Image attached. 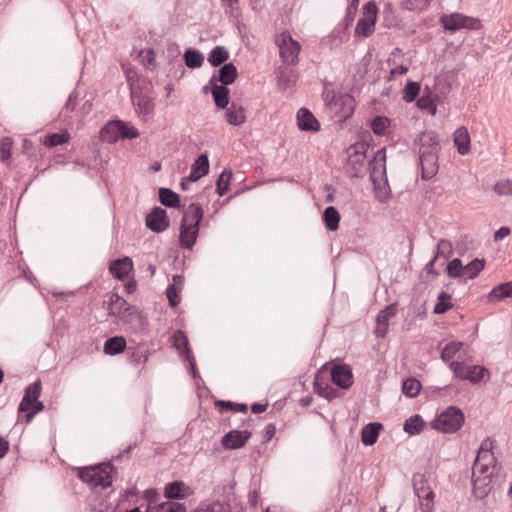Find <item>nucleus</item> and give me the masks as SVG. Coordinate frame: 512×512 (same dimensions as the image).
I'll list each match as a JSON object with an SVG mask.
<instances>
[{
  "mask_svg": "<svg viewBox=\"0 0 512 512\" xmlns=\"http://www.w3.org/2000/svg\"><path fill=\"white\" fill-rule=\"evenodd\" d=\"M492 449L493 441L489 438L483 440L472 467L473 488L479 497L489 492V486L497 471V460Z\"/></svg>",
  "mask_w": 512,
  "mask_h": 512,
  "instance_id": "obj_1",
  "label": "nucleus"
},
{
  "mask_svg": "<svg viewBox=\"0 0 512 512\" xmlns=\"http://www.w3.org/2000/svg\"><path fill=\"white\" fill-rule=\"evenodd\" d=\"M203 209L198 203H191L184 211L180 225L179 243L184 249H192L199 234Z\"/></svg>",
  "mask_w": 512,
  "mask_h": 512,
  "instance_id": "obj_2",
  "label": "nucleus"
},
{
  "mask_svg": "<svg viewBox=\"0 0 512 512\" xmlns=\"http://www.w3.org/2000/svg\"><path fill=\"white\" fill-rule=\"evenodd\" d=\"M114 467L109 462L77 468V476L92 488H107L112 484Z\"/></svg>",
  "mask_w": 512,
  "mask_h": 512,
  "instance_id": "obj_3",
  "label": "nucleus"
},
{
  "mask_svg": "<svg viewBox=\"0 0 512 512\" xmlns=\"http://www.w3.org/2000/svg\"><path fill=\"white\" fill-rule=\"evenodd\" d=\"M41 391L42 383L40 379H37L25 389V393L19 404L18 411L26 412V423H30L34 416L44 409L43 402L38 400Z\"/></svg>",
  "mask_w": 512,
  "mask_h": 512,
  "instance_id": "obj_4",
  "label": "nucleus"
},
{
  "mask_svg": "<svg viewBox=\"0 0 512 512\" xmlns=\"http://www.w3.org/2000/svg\"><path fill=\"white\" fill-rule=\"evenodd\" d=\"M464 423V414L461 409L450 406L441 412L432 422V428L443 433H454Z\"/></svg>",
  "mask_w": 512,
  "mask_h": 512,
  "instance_id": "obj_5",
  "label": "nucleus"
},
{
  "mask_svg": "<svg viewBox=\"0 0 512 512\" xmlns=\"http://www.w3.org/2000/svg\"><path fill=\"white\" fill-rule=\"evenodd\" d=\"M444 30L455 32L460 29L478 31L483 29L482 21L476 17L466 16L462 13L443 14L440 18Z\"/></svg>",
  "mask_w": 512,
  "mask_h": 512,
  "instance_id": "obj_6",
  "label": "nucleus"
},
{
  "mask_svg": "<svg viewBox=\"0 0 512 512\" xmlns=\"http://www.w3.org/2000/svg\"><path fill=\"white\" fill-rule=\"evenodd\" d=\"M275 42L279 48L282 61L286 64H296L301 46L291 34H276Z\"/></svg>",
  "mask_w": 512,
  "mask_h": 512,
  "instance_id": "obj_7",
  "label": "nucleus"
},
{
  "mask_svg": "<svg viewBox=\"0 0 512 512\" xmlns=\"http://www.w3.org/2000/svg\"><path fill=\"white\" fill-rule=\"evenodd\" d=\"M173 346L179 352V356L184 362H188V370L191 376L196 379L199 377L195 359L189 348L188 337L182 330H177L173 334Z\"/></svg>",
  "mask_w": 512,
  "mask_h": 512,
  "instance_id": "obj_8",
  "label": "nucleus"
},
{
  "mask_svg": "<svg viewBox=\"0 0 512 512\" xmlns=\"http://www.w3.org/2000/svg\"><path fill=\"white\" fill-rule=\"evenodd\" d=\"M130 95L136 113L144 121H147L148 118L153 114L155 108V104L152 97L144 93L142 89H140L139 87H135L132 84Z\"/></svg>",
  "mask_w": 512,
  "mask_h": 512,
  "instance_id": "obj_9",
  "label": "nucleus"
},
{
  "mask_svg": "<svg viewBox=\"0 0 512 512\" xmlns=\"http://www.w3.org/2000/svg\"><path fill=\"white\" fill-rule=\"evenodd\" d=\"M370 171V178L374 186L384 181L386 178V150L385 148L379 149L374 153L373 158L368 163Z\"/></svg>",
  "mask_w": 512,
  "mask_h": 512,
  "instance_id": "obj_10",
  "label": "nucleus"
},
{
  "mask_svg": "<svg viewBox=\"0 0 512 512\" xmlns=\"http://www.w3.org/2000/svg\"><path fill=\"white\" fill-rule=\"evenodd\" d=\"M327 104L335 112L340 113L341 117L347 118L354 111V98L347 93L333 94L329 99V94L326 95Z\"/></svg>",
  "mask_w": 512,
  "mask_h": 512,
  "instance_id": "obj_11",
  "label": "nucleus"
},
{
  "mask_svg": "<svg viewBox=\"0 0 512 512\" xmlns=\"http://www.w3.org/2000/svg\"><path fill=\"white\" fill-rule=\"evenodd\" d=\"M378 8L373 1H369L362 7V15L359 18L354 32H372L377 20Z\"/></svg>",
  "mask_w": 512,
  "mask_h": 512,
  "instance_id": "obj_12",
  "label": "nucleus"
},
{
  "mask_svg": "<svg viewBox=\"0 0 512 512\" xmlns=\"http://www.w3.org/2000/svg\"><path fill=\"white\" fill-rule=\"evenodd\" d=\"M415 145L418 146L419 157L424 154H438L440 150L439 139L434 131L420 133L415 139Z\"/></svg>",
  "mask_w": 512,
  "mask_h": 512,
  "instance_id": "obj_13",
  "label": "nucleus"
},
{
  "mask_svg": "<svg viewBox=\"0 0 512 512\" xmlns=\"http://www.w3.org/2000/svg\"><path fill=\"white\" fill-rule=\"evenodd\" d=\"M366 154L356 146L350 147L346 171L350 177H360L364 171Z\"/></svg>",
  "mask_w": 512,
  "mask_h": 512,
  "instance_id": "obj_14",
  "label": "nucleus"
},
{
  "mask_svg": "<svg viewBox=\"0 0 512 512\" xmlns=\"http://www.w3.org/2000/svg\"><path fill=\"white\" fill-rule=\"evenodd\" d=\"M397 314V305L392 303L380 310L376 317L374 334L377 338H384L388 333L389 321Z\"/></svg>",
  "mask_w": 512,
  "mask_h": 512,
  "instance_id": "obj_15",
  "label": "nucleus"
},
{
  "mask_svg": "<svg viewBox=\"0 0 512 512\" xmlns=\"http://www.w3.org/2000/svg\"><path fill=\"white\" fill-rule=\"evenodd\" d=\"M169 223L167 212L161 207L153 208L146 216L147 228L156 233L165 231L169 227Z\"/></svg>",
  "mask_w": 512,
  "mask_h": 512,
  "instance_id": "obj_16",
  "label": "nucleus"
},
{
  "mask_svg": "<svg viewBox=\"0 0 512 512\" xmlns=\"http://www.w3.org/2000/svg\"><path fill=\"white\" fill-rule=\"evenodd\" d=\"M333 383L342 389H348L353 384V373L346 364L334 365L331 369Z\"/></svg>",
  "mask_w": 512,
  "mask_h": 512,
  "instance_id": "obj_17",
  "label": "nucleus"
},
{
  "mask_svg": "<svg viewBox=\"0 0 512 512\" xmlns=\"http://www.w3.org/2000/svg\"><path fill=\"white\" fill-rule=\"evenodd\" d=\"M251 435L247 430H232L222 437L221 443L227 449H239L248 442Z\"/></svg>",
  "mask_w": 512,
  "mask_h": 512,
  "instance_id": "obj_18",
  "label": "nucleus"
},
{
  "mask_svg": "<svg viewBox=\"0 0 512 512\" xmlns=\"http://www.w3.org/2000/svg\"><path fill=\"white\" fill-rule=\"evenodd\" d=\"M132 309L133 307H131L127 301L117 293H112L109 296L108 310L110 315L124 319L127 313H129V315H133L131 312Z\"/></svg>",
  "mask_w": 512,
  "mask_h": 512,
  "instance_id": "obj_19",
  "label": "nucleus"
},
{
  "mask_svg": "<svg viewBox=\"0 0 512 512\" xmlns=\"http://www.w3.org/2000/svg\"><path fill=\"white\" fill-rule=\"evenodd\" d=\"M279 89L285 91L291 89L298 80L297 72L289 66H279L275 70Z\"/></svg>",
  "mask_w": 512,
  "mask_h": 512,
  "instance_id": "obj_20",
  "label": "nucleus"
},
{
  "mask_svg": "<svg viewBox=\"0 0 512 512\" xmlns=\"http://www.w3.org/2000/svg\"><path fill=\"white\" fill-rule=\"evenodd\" d=\"M211 94L217 108L225 109L229 104V89L226 85L216 83V75L209 79Z\"/></svg>",
  "mask_w": 512,
  "mask_h": 512,
  "instance_id": "obj_21",
  "label": "nucleus"
},
{
  "mask_svg": "<svg viewBox=\"0 0 512 512\" xmlns=\"http://www.w3.org/2000/svg\"><path fill=\"white\" fill-rule=\"evenodd\" d=\"M421 170H422V178L424 180L432 179L438 172V154H424V156L419 157Z\"/></svg>",
  "mask_w": 512,
  "mask_h": 512,
  "instance_id": "obj_22",
  "label": "nucleus"
},
{
  "mask_svg": "<svg viewBox=\"0 0 512 512\" xmlns=\"http://www.w3.org/2000/svg\"><path fill=\"white\" fill-rule=\"evenodd\" d=\"M133 269V262L130 257H123L120 259H116L112 261L109 265V271L110 273L117 279L122 280L126 276L129 275V273Z\"/></svg>",
  "mask_w": 512,
  "mask_h": 512,
  "instance_id": "obj_23",
  "label": "nucleus"
},
{
  "mask_svg": "<svg viewBox=\"0 0 512 512\" xmlns=\"http://www.w3.org/2000/svg\"><path fill=\"white\" fill-rule=\"evenodd\" d=\"M297 125L302 131L315 132L319 130V122L307 108H301L297 112Z\"/></svg>",
  "mask_w": 512,
  "mask_h": 512,
  "instance_id": "obj_24",
  "label": "nucleus"
},
{
  "mask_svg": "<svg viewBox=\"0 0 512 512\" xmlns=\"http://www.w3.org/2000/svg\"><path fill=\"white\" fill-rule=\"evenodd\" d=\"M190 489L182 481L167 483L164 488V497L168 500L184 499L189 495Z\"/></svg>",
  "mask_w": 512,
  "mask_h": 512,
  "instance_id": "obj_25",
  "label": "nucleus"
},
{
  "mask_svg": "<svg viewBox=\"0 0 512 512\" xmlns=\"http://www.w3.org/2000/svg\"><path fill=\"white\" fill-rule=\"evenodd\" d=\"M382 424L371 422L366 424L361 430V441L365 446H372L377 442Z\"/></svg>",
  "mask_w": 512,
  "mask_h": 512,
  "instance_id": "obj_26",
  "label": "nucleus"
},
{
  "mask_svg": "<svg viewBox=\"0 0 512 512\" xmlns=\"http://www.w3.org/2000/svg\"><path fill=\"white\" fill-rule=\"evenodd\" d=\"M401 19L398 17L396 10L391 4L384 5L382 10V25L387 29H401Z\"/></svg>",
  "mask_w": 512,
  "mask_h": 512,
  "instance_id": "obj_27",
  "label": "nucleus"
},
{
  "mask_svg": "<svg viewBox=\"0 0 512 512\" xmlns=\"http://www.w3.org/2000/svg\"><path fill=\"white\" fill-rule=\"evenodd\" d=\"M218 73L219 75L216 76V83L218 84L220 82L221 85L226 86L232 84L238 75L236 66L231 62L224 63L218 70Z\"/></svg>",
  "mask_w": 512,
  "mask_h": 512,
  "instance_id": "obj_28",
  "label": "nucleus"
},
{
  "mask_svg": "<svg viewBox=\"0 0 512 512\" xmlns=\"http://www.w3.org/2000/svg\"><path fill=\"white\" fill-rule=\"evenodd\" d=\"M414 494L418 498L420 496H428L431 494L432 488L429 485L428 478L423 473H415L412 477Z\"/></svg>",
  "mask_w": 512,
  "mask_h": 512,
  "instance_id": "obj_29",
  "label": "nucleus"
},
{
  "mask_svg": "<svg viewBox=\"0 0 512 512\" xmlns=\"http://www.w3.org/2000/svg\"><path fill=\"white\" fill-rule=\"evenodd\" d=\"M454 144L457 147L459 154L465 155L469 152L470 136L467 128L459 127L454 132Z\"/></svg>",
  "mask_w": 512,
  "mask_h": 512,
  "instance_id": "obj_30",
  "label": "nucleus"
},
{
  "mask_svg": "<svg viewBox=\"0 0 512 512\" xmlns=\"http://www.w3.org/2000/svg\"><path fill=\"white\" fill-rule=\"evenodd\" d=\"M120 129H122V121H111L101 130V138L109 143L116 142L120 139Z\"/></svg>",
  "mask_w": 512,
  "mask_h": 512,
  "instance_id": "obj_31",
  "label": "nucleus"
},
{
  "mask_svg": "<svg viewBox=\"0 0 512 512\" xmlns=\"http://www.w3.org/2000/svg\"><path fill=\"white\" fill-rule=\"evenodd\" d=\"M226 109V120L230 125L239 126L245 122V112L241 106L232 102Z\"/></svg>",
  "mask_w": 512,
  "mask_h": 512,
  "instance_id": "obj_32",
  "label": "nucleus"
},
{
  "mask_svg": "<svg viewBox=\"0 0 512 512\" xmlns=\"http://www.w3.org/2000/svg\"><path fill=\"white\" fill-rule=\"evenodd\" d=\"M126 348V340L122 336L108 338L104 343V353L107 355H117Z\"/></svg>",
  "mask_w": 512,
  "mask_h": 512,
  "instance_id": "obj_33",
  "label": "nucleus"
},
{
  "mask_svg": "<svg viewBox=\"0 0 512 512\" xmlns=\"http://www.w3.org/2000/svg\"><path fill=\"white\" fill-rule=\"evenodd\" d=\"M488 375V370L484 366H468L467 374H460L461 380H468L473 384L479 383Z\"/></svg>",
  "mask_w": 512,
  "mask_h": 512,
  "instance_id": "obj_34",
  "label": "nucleus"
},
{
  "mask_svg": "<svg viewBox=\"0 0 512 512\" xmlns=\"http://www.w3.org/2000/svg\"><path fill=\"white\" fill-rule=\"evenodd\" d=\"M429 87L423 90L422 95L417 99V106L421 110H427L431 115H435L437 112V106L434 99L430 95Z\"/></svg>",
  "mask_w": 512,
  "mask_h": 512,
  "instance_id": "obj_35",
  "label": "nucleus"
},
{
  "mask_svg": "<svg viewBox=\"0 0 512 512\" xmlns=\"http://www.w3.org/2000/svg\"><path fill=\"white\" fill-rule=\"evenodd\" d=\"M424 427V421L422 417L415 414L405 420L403 430L409 435H418L421 433Z\"/></svg>",
  "mask_w": 512,
  "mask_h": 512,
  "instance_id": "obj_36",
  "label": "nucleus"
},
{
  "mask_svg": "<svg viewBox=\"0 0 512 512\" xmlns=\"http://www.w3.org/2000/svg\"><path fill=\"white\" fill-rule=\"evenodd\" d=\"M159 200L162 205L170 208L178 207L180 204L179 195L169 188L159 189Z\"/></svg>",
  "mask_w": 512,
  "mask_h": 512,
  "instance_id": "obj_37",
  "label": "nucleus"
},
{
  "mask_svg": "<svg viewBox=\"0 0 512 512\" xmlns=\"http://www.w3.org/2000/svg\"><path fill=\"white\" fill-rule=\"evenodd\" d=\"M228 58V51L223 46H216L210 51L208 55V62L213 67H218L221 64H224L228 60Z\"/></svg>",
  "mask_w": 512,
  "mask_h": 512,
  "instance_id": "obj_38",
  "label": "nucleus"
},
{
  "mask_svg": "<svg viewBox=\"0 0 512 512\" xmlns=\"http://www.w3.org/2000/svg\"><path fill=\"white\" fill-rule=\"evenodd\" d=\"M323 220L327 229L335 231L339 227L340 215L335 207L328 206L324 210Z\"/></svg>",
  "mask_w": 512,
  "mask_h": 512,
  "instance_id": "obj_39",
  "label": "nucleus"
},
{
  "mask_svg": "<svg viewBox=\"0 0 512 512\" xmlns=\"http://www.w3.org/2000/svg\"><path fill=\"white\" fill-rule=\"evenodd\" d=\"M510 296H512V282L501 283L495 286L489 293L491 301H499Z\"/></svg>",
  "mask_w": 512,
  "mask_h": 512,
  "instance_id": "obj_40",
  "label": "nucleus"
},
{
  "mask_svg": "<svg viewBox=\"0 0 512 512\" xmlns=\"http://www.w3.org/2000/svg\"><path fill=\"white\" fill-rule=\"evenodd\" d=\"M184 61L189 68H199L204 62V56L198 50L189 48L184 53Z\"/></svg>",
  "mask_w": 512,
  "mask_h": 512,
  "instance_id": "obj_41",
  "label": "nucleus"
},
{
  "mask_svg": "<svg viewBox=\"0 0 512 512\" xmlns=\"http://www.w3.org/2000/svg\"><path fill=\"white\" fill-rule=\"evenodd\" d=\"M484 266H485L484 259L475 258L474 260L469 262L467 265H465L463 279L464 280L474 279L483 270Z\"/></svg>",
  "mask_w": 512,
  "mask_h": 512,
  "instance_id": "obj_42",
  "label": "nucleus"
},
{
  "mask_svg": "<svg viewBox=\"0 0 512 512\" xmlns=\"http://www.w3.org/2000/svg\"><path fill=\"white\" fill-rule=\"evenodd\" d=\"M463 346L462 342L451 341L447 343L441 351V359L450 363Z\"/></svg>",
  "mask_w": 512,
  "mask_h": 512,
  "instance_id": "obj_43",
  "label": "nucleus"
},
{
  "mask_svg": "<svg viewBox=\"0 0 512 512\" xmlns=\"http://www.w3.org/2000/svg\"><path fill=\"white\" fill-rule=\"evenodd\" d=\"M421 390V383L416 378H407L403 381L402 391L407 397H416Z\"/></svg>",
  "mask_w": 512,
  "mask_h": 512,
  "instance_id": "obj_44",
  "label": "nucleus"
},
{
  "mask_svg": "<svg viewBox=\"0 0 512 512\" xmlns=\"http://www.w3.org/2000/svg\"><path fill=\"white\" fill-rule=\"evenodd\" d=\"M194 173L199 174L201 177L209 172V159L206 154L199 155L191 166Z\"/></svg>",
  "mask_w": 512,
  "mask_h": 512,
  "instance_id": "obj_45",
  "label": "nucleus"
},
{
  "mask_svg": "<svg viewBox=\"0 0 512 512\" xmlns=\"http://www.w3.org/2000/svg\"><path fill=\"white\" fill-rule=\"evenodd\" d=\"M464 268L462 261L459 258H454L447 265V274L450 278L463 279Z\"/></svg>",
  "mask_w": 512,
  "mask_h": 512,
  "instance_id": "obj_46",
  "label": "nucleus"
},
{
  "mask_svg": "<svg viewBox=\"0 0 512 512\" xmlns=\"http://www.w3.org/2000/svg\"><path fill=\"white\" fill-rule=\"evenodd\" d=\"M420 89L418 82L408 81L403 88V99L408 103L413 102L419 95Z\"/></svg>",
  "mask_w": 512,
  "mask_h": 512,
  "instance_id": "obj_47",
  "label": "nucleus"
},
{
  "mask_svg": "<svg viewBox=\"0 0 512 512\" xmlns=\"http://www.w3.org/2000/svg\"><path fill=\"white\" fill-rule=\"evenodd\" d=\"M390 125V120L385 116H376L371 122V129L376 135H384Z\"/></svg>",
  "mask_w": 512,
  "mask_h": 512,
  "instance_id": "obj_48",
  "label": "nucleus"
},
{
  "mask_svg": "<svg viewBox=\"0 0 512 512\" xmlns=\"http://www.w3.org/2000/svg\"><path fill=\"white\" fill-rule=\"evenodd\" d=\"M231 177H232L231 171L224 170L220 174V176L216 182L217 193L220 196H223L228 191L229 182H230Z\"/></svg>",
  "mask_w": 512,
  "mask_h": 512,
  "instance_id": "obj_49",
  "label": "nucleus"
},
{
  "mask_svg": "<svg viewBox=\"0 0 512 512\" xmlns=\"http://www.w3.org/2000/svg\"><path fill=\"white\" fill-rule=\"evenodd\" d=\"M451 306V296L445 292H441L438 295V302L434 307V312L436 314H442L446 312Z\"/></svg>",
  "mask_w": 512,
  "mask_h": 512,
  "instance_id": "obj_50",
  "label": "nucleus"
},
{
  "mask_svg": "<svg viewBox=\"0 0 512 512\" xmlns=\"http://www.w3.org/2000/svg\"><path fill=\"white\" fill-rule=\"evenodd\" d=\"M68 140L69 135L67 133H53L46 137L44 144L48 147H55L66 143Z\"/></svg>",
  "mask_w": 512,
  "mask_h": 512,
  "instance_id": "obj_51",
  "label": "nucleus"
},
{
  "mask_svg": "<svg viewBox=\"0 0 512 512\" xmlns=\"http://www.w3.org/2000/svg\"><path fill=\"white\" fill-rule=\"evenodd\" d=\"M431 0H402V6L409 11L420 12L425 9Z\"/></svg>",
  "mask_w": 512,
  "mask_h": 512,
  "instance_id": "obj_52",
  "label": "nucleus"
},
{
  "mask_svg": "<svg viewBox=\"0 0 512 512\" xmlns=\"http://www.w3.org/2000/svg\"><path fill=\"white\" fill-rule=\"evenodd\" d=\"M216 406L220 407V411H223V409H222L223 407H225L226 409L232 410L234 412L247 413V410H248V406L246 404L233 403L231 401L219 400L216 402Z\"/></svg>",
  "mask_w": 512,
  "mask_h": 512,
  "instance_id": "obj_53",
  "label": "nucleus"
},
{
  "mask_svg": "<svg viewBox=\"0 0 512 512\" xmlns=\"http://www.w3.org/2000/svg\"><path fill=\"white\" fill-rule=\"evenodd\" d=\"M434 498L435 494L433 491H431V494L426 497H418L419 509L421 512H434Z\"/></svg>",
  "mask_w": 512,
  "mask_h": 512,
  "instance_id": "obj_54",
  "label": "nucleus"
},
{
  "mask_svg": "<svg viewBox=\"0 0 512 512\" xmlns=\"http://www.w3.org/2000/svg\"><path fill=\"white\" fill-rule=\"evenodd\" d=\"M494 191L500 196L512 195V180H500L494 185Z\"/></svg>",
  "mask_w": 512,
  "mask_h": 512,
  "instance_id": "obj_55",
  "label": "nucleus"
},
{
  "mask_svg": "<svg viewBox=\"0 0 512 512\" xmlns=\"http://www.w3.org/2000/svg\"><path fill=\"white\" fill-rule=\"evenodd\" d=\"M452 251V243L449 240L441 239L437 244L435 255H437V258L439 256L448 258L452 254Z\"/></svg>",
  "mask_w": 512,
  "mask_h": 512,
  "instance_id": "obj_56",
  "label": "nucleus"
},
{
  "mask_svg": "<svg viewBox=\"0 0 512 512\" xmlns=\"http://www.w3.org/2000/svg\"><path fill=\"white\" fill-rule=\"evenodd\" d=\"M182 288L176 287L175 284H170L166 289V295L171 307H176L180 302L179 292Z\"/></svg>",
  "mask_w": 512,
  "mask_h": 512,
  "instance_id": "obj_57",
  "label": "nucleus"
},
{
  "mask_svg": "<svg viewBox=\"0 0 512 512\" xmlns=\"http://www.w3.org/2000/svg\"><path fill=\"white\" fill-rule=\"evenodd\" d=\"M314 386H315V391L320 396H322L326 399L332 400L333 398H335L338 395V391L335 388L330 387L328 385L325 387H322L321 384L316 381Z\"/></svg>",
  "mask_w": 512,
  "mask_h": 512,
  "instance_id": "obj_58",
  "label": "nucleus"
},
{
  "mask_svg": "<svg viewBox=\"0 0 512 512\" xmlns=\"http://www.w3.org/2000/svg\"><path fill=\"white\" fill-rule=\"evenodd\" d=\"M138 58L141 59V62L146 68H150L155 64V52L152 49L140 50Z\"/></svg>",
  "mask_w": 512,
  "mask_h": 512,
  "instance_id": "obj_59",
  "label": "nucleus"
},
{
  "mask_svg": "<svg viewBox=\"0 0 512 512\" xmlns=\"http://www.w3.org/2000/svg\"><path fill=\"white\" fill-rule=\"evenodd\" d=\"M120 139H134L139 136L138 130L122 121V129L119 132Z\"/></svg>",
  "mask_w": 512,
  "mask_h": 512,
  "instance_id": "obj_60",
  "label": "nucleus"
},
{
  "mask_svg": "<svg viewBox=\"0 0 512 512\" xmlns=\"http://www.w3.org/2000/svg\"><path fill=\"white\" fill-rule=\"evenodd\" d=\"M12 140L10 138H3L0 143V158L3 161L11 157Z\"/></svg>",
  "mask_w": 512,
  "mask_h": 512,
  "instance_id": "obj_61",
  "label": "nucleus"
},
{
  "mask_svg": "<svg viewBox=\"0 0 512 512\" xmlns=\"http://www.w3.org/2000/svg\"><path fill=\"white\" fill-rule=\"evenodd\" d=\"M449 368L453 372L454 376L460 379V374H467L468 365L463 361H451L449 363Z\"/></svg>",
  "mask_w": 512,
  "mask_h": 512,
  "instance_id": "obj_62",
  "label": "nucleus"
},
{
  "mask_svg": "<svg viewBox=\"0 0 512 512\" xmlns=\"http://www.w3.org/2000/svg\"><path fill=\"white\" fill-rule=\"evenodd\" d=\"M122 69L125 73L129 86L131 87V84L135 86L134 82L138 80L137 70L130 64H122Z\"/></svg>",
  "mask_w": 512,
  "mask_h": 512,
  "instance_id": "obj_63",
  "label": "nucleus"
},
{
  "mask_svg": "<svg viewBox=\"0 0 512 512\" xmlns=\"http://www.w3.org/2000/svg\"><path fill=\"white\" fill-rule=\"evenodd\" d=\"M171 501H161L159 500L155 504H152L151 506L146 507L145 512H168L171 511L170 509Z\"/></svg>",
  "mask_w": 512,
  "mask_h": 512,
  "instance_id": "obj_64",
  "label": "nucleus"
}]
</instances>
